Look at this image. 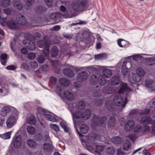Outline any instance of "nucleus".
Listing matches in <instances>:
<instances>
[{"label": "nucleus", "instance_id": "obj_45", "mask_svg": "<svg viewBox=\"0 0 155 155\" xmlns=\"http://www.w3.org/2000/svg\"><path fill=\"white\" fill-rule=\"evenodd\" d=\"M95 151L94 152L99 153L100 152H102L104 150V147L102 145H95Z\"/></svg>", "mask_w": 155, "mask_h": 155}, {"label": "nucleus", "instance_id": "obj_2", "mask_svg": "<svg viewBox=\"0 0 155 155\" xmlns=\"http://www.w3.org/2000/svg\"><path fill=\"white\" fill-rule=\"evenodd\" d=\"M91 115V111L89 109L84 110L83 111H80L77 112L73 114V120L74 123L75 122L74 118L76 119H80L83 118L84 119H87L89 118Z\"/></svg>", "mask_w": 155, "mask_h": 155}, {"label": "nucleus", "instance_id": "obj_51", "mask_svg": "<svg viewBox=\"0 0 155 155\" xmlns=\"http://www.w3.org/2000/svg\"><path fill=\"white\" fill-rule=\"evenodd\" d=\"M137 75L140 76H143L145 72L143 69L140 68H138L137 70Z\"/></svg>", "mask_w": 155, "mask_h": 155}, {"label": "nucleus", "instance_id": "obj_22", "mask_svg": "<svg viewBox=\"0 0 155 155\" xmlns=\"http://www.w3.org/2000/svg\"><path fill=\"white\" fill-rule=\"evenodd\" d=\"M11 110L10 108L8 106H5L2 109L1 113V115L2 117L5 116L7 114L9 113Z\"/></svg>", "mask_w": 155, "mask_h": 155}, {"label": "nucleus", "instance_id": "obj_12", "mask_svg": "<svg viewBox=\"0 0 155 155\" xmlns=\"http://www.w3.org/2000/svg\"><path fill=\"white\" fill-rule=\"evenodd\" d=\"M14 146L15 148H19L21 143V137L20 135L18 136L14 139Z\"/></svg>", "mask_w": 155, "mask_h": 155}, {"label": "nucleus", "instance_id": "obj_64", "mask_svg": "<svg viewBox=\"0 0 155 155\" xmlns=\"http://www.w3.org/2000/svg\"><path fill=\"white\" fill-rule=\"evenodd\" d=\"M3 12L7 15H10L12 13V11L10 8H8L4 10Z\"/></svg>", "mask_w": 155, "mask_h": 155}, {"label": "nucleus", "instance_id": "obj_23", "mask_svg": "<svg viewBox=\"0 0 155 155\" xmlns=\"http://www.w3.org/2000/svg\"><path fill=\"white\" fill-rule=\"evenodd\" d=\"M86 106V104L84 101H79L76 104V108L78 110L84 109Z\"/></svg>", "mask_w": 155, "mask_h": 155}, {"label": "nucleus", "instance_id": "obj_39", "mask_svg": "<svg viewBox=\"0 0 155 155\" xmlns=\"http://www.w3.org/2000/svg\"><path fill=\"white\" fill-rule=\"evenodd\" d=\"M44 116L45 117L47 118L48 120L53 122H55L56 120V119L52 115L46 114H44Z\"/></svg>", "mask_w": 155, "mask_h": 155}, {"label": "nucleus", "instance_id": "obj_56", "mask_svg": "<svg viewBox=\"0 0 155 155\" xmlns=\"http://www.w3.org/2000/svg\"><path fill=\"white\" fill-rule=\"evenodd\" d=\"M38 11L41 13L46 11V8L42 6H38L37 7Z\"/></svg>", "mask_w": 155, "mask_h": 155}, {"label": "nucleus", "instance_id": "obj_42", "mask_svg": "<svg viewBox=\"0 0 155 155\" xmlns=\"http://www.w3.org/2000/svg\"><path fill=\"white\" fill-rule=\"evenodd\" d=\"M48 69V66L47 64H44L41 67V68H39L36 71L37 73H41V71L42 72H45L47 71Z\"/></svg>", "mask_w": 155, "mask_h": 155}, {"label": "nucleus", "instance_id": "obj_34", "mask_svg": "<svg viewBox=\"0 0 155 155\" xmlns=\"http://www.w3.org/2000/svg\"><path fill=\"white\" fill-rule=\"evenodd\" d=\"M27 143L29 147H31L35 148L37 146V143L33 140H28L27 141Z\"/></svg>", "mask_w": 155, "mask_h": 155}, {"label": "nucleus", "instance_id": "obj_21", "mask_svg": "<svg viewBox=\"0 0 155 155\" xmlns=\"http://www.w3.org/2000/svg\"><path fill=\"white\" fill-rule=\"evenodd\" d=\"M34 139L36 141L41 142L44 140V137L42 134L37 133L33 137Z\"/></svg>", "mask_w": 155, "mask_h": 155}, {"label": "nucleus", "instance_id": "obj_9", "mask_svg": "<svg viewBox=\"0 0 155 155\" xmlns=\"http://www.w3.org/2000/svg\"><path fill=\"white\" fill-rule=\"evenodd\" d=\"M135 125V122L133 120L128 121L124 124V128L127 131H129L132 130Z\"/></svg>", "mask_w": 155, "mask_h": 155}, {"label": "nucleus", "instance_id": "obj_36", "mask_svg": "<svg viewBox=\"0 0 155 155\" xmlns=\"http://www.w3.org/2000/svg\"><path fill=\"white\" fill-rule=\"evenodd\" d=\"M78 4L81 7H86L88 3V0H77Z\"/></svg>", "mask_w": 155, "mask_h": 155}, {"label": "nucleus", "instance_id": "obj_38", "mask_svg": "<svg viewBox=\"0 0 155 155\" xmlns=\"http://www.w3.org/2000/svg\"><path fill=\"white\" fill-rule=\"evenodd\" d=\"M88 130V127L87 125H82L80 127V130L81 133L83 134L86 133Z\"/></svg>", "mask_w": 155, "mask_h": 155}, {"label": "nucleus", "instance_id": "obj_49", "mask_svg": "<svg viewBox=\"0 0 155 155\" xmlns=\"http://www.w3.org/2000/svg\"><path fill=\"white\" fill-rule=\"evenodd\" d=\"M93 94L95 97H98L101 95V91L98 89H95L94 90Z\"/></svg>", "mask_w": 155, "mask_h": 155}, {"label": "nucleus", "instance_id": "obj_4", "mask_svg": "<svg viewBox=\"0 0 155 155\" xmlns=\"http://www.w3.org/2000/svg\"><path fill=\"white\" fill-rule=\"evenodd\" d=\"M114 103L115 105L117 106H122L123 108L125 107L127 102V97H126L124 101L122 97L120 96H115L113 99Z\"/></svg>", "mask_w": 155, "mask_h": 155}, {"label": "nucleus", "instance_id": "obj_6", "mask_svg": "<svg viewBox=\"0 0 155 155\" xmlns=\"http://www.w3.org/2000/svg\"><path fill=\"white\" fill-rule=\"evenodd\" d=\"M16 20L17 23L21 25H25L27 23L25 17L21 14L18 15L17 16Z\"/></svg>", "mask_w": 155, "mask_h": 155}, {"label": "nucleus", "instance_id": "obj_37", "mask_svg": "<svg viewBox=\"0 0 155 155\" xmlns=\"http://www.w3.org/2000/svg\"><path fill=\"white\" fill-rule=\"evenodd\" d=\"M131 147L130 142L128 140H126L123 146V149L125 150H128Z\"/></svg>", "mask_w": 155, "mask_h": 155}, {"label": "nucleus", "instance_id": "obj_11", "mask_svg": "<svg viewBox=\"0 0 155 155\" xmlns=\"http://www.w3.org/2000/svg\"><path fill=\"white\" fill-rule=\"evenodd\" d=\"M63 73L64 75L69 78H72L74 75V73L73 70L68 68H64Z\"/></svg>", "mask_w": 155, "mask_h": 155}, {"label": "nucleus", "instance_id": "obj_40", "mask_svg": "<svg viewBox=\"0 0 155 155\" xmlns=\"http://www.w3.org/2000/svg\"><path fill=\"white\" fill-rule=\"evenodd\" d=\"M98 80L99 84L101 86L104 85L107 82L106 80L105 79L104 77L101 75L99 76Z\"/></svg>", "mask_w": 155, "mask_h": 155}, {"label": "nucleus", "instance_id": "obj_1", "mask_svg": "<svg viewBox=\"0 0 155 155\" xmlns=\"http://www.w3.org/2000/svg\"><path fill=\"white\" fill-rule=\"evenodd\" d=\"M39 48H43V53L41 54L38 58L39 63H42L45 60L46 57L49 54L50 41L48 37L44 36L43 40L38 41L37 42Z\"/></svg>", "mask_w": 155, "mask_h": 155}, {"label": "nucleus", "instance_id": "obj_54", "mask_svg": "<svg viewBox=\"0 0 155 155\" xmlns=\"http://www.w3.org/2000/svg\"><path fill=\"white\" fill-rule=\"evenodd\" d=\"M78 4H75L72 6V9L74 12H78L80 10V7Z\"/></svg>", "mask_w": 155, "mask_h": 155}, {"label": "nucleus", "instance_id": "obj_15", "mask_svg": "<svg viewBox=\"0 0 155 155\" xmlns=\"http://www.w3.org/2000/svg\"><path fill=\"white\" fill-rule=\"evenodd\" d=\"M15 121V117L14 116H12L9 117L7 120V126L9 127H11Z\"/></svg>", "mask_w": 155, "mask_h": 155}, {"label": "nucleus", "instance_id": "obj_50", "mask_svg": "<svg viewBox=\"0 0 155 155\" xmlns=\"http://www.w3.org/2000/svg\"><path fill=\"white\" fill-rule=\"evenodd\" d=\"M153 83L151 80H146L145 81V86L147 87L151 88L153 86Z\"/></svg>", "mask_w": 155, "mask_h": 155}, {"label": "nucleus", "instance_id": "obj_5", "mask_svg": "<svg viewBox=\"0 0 155 155\" xmlns=\"http://www.w3.org/2000/svg\"><path fill=\"white\" fill-rule=\"evenodd\" d=\"M88 77V73L86 71H82L77 74L76 79L78 82H82L86 81Z\"/></svg>", "mask_w": 155, "mask_h": 155}, {"label": "nucleus", "instance_id": "obj_28", "mask_svg": "<svg viewBox=\"0 0 155 155\" xmlns=\"http://www.w3.org/2000/svg\"><path fill=\"white\" fill-rule=\"evenodd\" d=\"M58 48L55 46H53L51 48V54L52 57H55L58 55Z\"/></svg>", "mask_w": 155, "mask_h": 155}, {"label": "nucleus", "instance_id": "obj_53", "mask_svg": "<svg viewBox=\"0 0 155 155\" xmlns=\"http://www.w3.org/2000/svg\"><path fill=\"white\" fill-rule=\"evenodd\" d=\"M132 78L134 81L137 82H138L140 80V76L137 74L134 75Z\"/></svg>", "mask_w": 155, "mask_h": 155}, {"label": "nucleus", "instance_id": "obj_16", "mask_svg": "<svg viewBox=\"0 0 155 155\" xmlns=\"http://www.w3.org/2000/svg\"><path fill=\"white\" fill-rule=\"evenodd\" d=\"M134 132L135 135H141L143 134L142 127L139 125H137L134 128Z\"/></svg>", "mask_w": 155, "mask_h": 155}, {"label": "nucleus", "instance_id": "obj_29", "mask_svg": "<svg viewBox=\"0 0 155 155\" xmlns=\"http://www.w3.org/2000/svg\"><path fill=\"white\" fill-rule=\"evenodd\" d=\"M128 64H130V63H126L125 62H124L123 63V64L121 68L122 72L123 75H126V73H128V69L126 66V65Z\"/></svg>", "mask_w": 155, "mask_h": 155}, {"label": "nucleus", "instance_id": "obj_59", "mask_svg": "<svg viewBox=\"0 0 155 155\" xmlns=\"http://www.w3.org/2000/svg\"><path fill=\"white\" fill-rule=\"evenodd\" d=\"M35 0H26V5L28 7H31L34 3Z\"/></svg>", "mask_w": 155, "mask_h": 155}, {"label": "nucleus", "instance_id": "obj_58", "mask_svg": "<svg viewBox=\"0 0 155 155\" xmlns=\"http://www.w3.org/2000/svg\"><path fill=\"white\" fill-rule=\"evenodd\" d=\"M6 69L8 70H15L17 68V67L14 65H11L8 66L6 68Z\"/></svg>", "mask_w": 155, "mask_h": 155}, {"label": "nucleus", "instance_id": "obj_44", "mask_svg": "<svg viewBox=\"0 0 155 155\" xmlns=\"http://www.w3.org/2000/svg\"><path fill=\"white\" fill-rule=\"evenodd\" d=\"M106 56L105 54L102 53L98 54L95 55L94 58L96 60H100L101 59L104 58Z\"/></svg>", "mask_w": 155, "mask_h": 155}, {"label": "nucleus", "instance_id": "obj_25", "mask_svg": "<svg viewBox=\"0 0 155 155\" xmlns=\"http://www.w3.org/2000/svg\"><path fill=\"white\" fill-rule=\"evenodd\" d=\"M63 94L64 97L68 100L71 101L73 99V96L70 92L68 91H64Z\"/></svg>", "mask_w": 155, "mask_h": 155}, {"label": "nucleus", "instance_id": "obj_32", "mask_svg": "<svg viewBox=\"0 0 155 155\" xmlns=\"http://www.w3.org/2000/svg\"><path fill=\"white\" fill-rule=\"evenodd\" d=\"M7 25L8 27L12 29H16L17 25L15 22L13 21L8 20L7 22Z\"/></svg>", "mask_w": 155, "mask_h": 155}, {"label": "nucleus", "instance_id": "obj_26", "mask_svg": "<svg viewBox=\"0 0 155 155\" xmlns=\"http://www.w3.org/2000/svg\"><path fill=\"white\" fill-rule=\"evenodd\" d=\"M86 144L85 145L86 149L90 152L93 153L95 151V145L94 143Z\"/></svg>", "mask_w": 155, "mask_h": 155}, {"label": "nucleus", "instance_id": "obj_20", "mask_svg": "<svg viewBox=\"0 0 155 155\" xmlns=\"http://www.w3.org/2000/svg\"><path fill=\"white\" fill-rule=\"evenodd\" d=\"M118 45L120 47L126 48L128 45V42L122 39H119L117 40Z\"/></svg>", "mask_w": 155, "mask_h": 155}, {"label": "nucleus", "instance_id": "obj_35", "mask_svg": "<svg viewBox=\"0 0 155 155\" xmlns=\"http://www.w3.org/2000/svg\"><path fill=\"white\" fill-rule=\"evenodd\" d=\"M28 122L31 124H34L36 122V118L35 116L31 115L27 119Z\"/></svg>", "mask_w": 155, "mask_h": 155}, {"label": "nucleus", "instance_id": "obj_62", "mask_svg": "<svg viewBox=\"0 0 155 155\" xmlns=\"http://www.w3.org/2000/svg\"><path fill=\"white\" fill-rule=\"evenodd\" d=\"M150 110L147 109H146L144 110H142L141 111L140 113V114L141 115H146L148 114H149L150 112Z\"/></svg>", "mask_w": 155, "mask_h": 155}, {"label": "nucleus", "instance_id": "obj_52", "mask_svg": "<svg viewBox=\"0 0 155 155\" xmlns=\"http://www.w3.org/2000/svg\"><path fill=\"white\" fill-rule=\"evenodd\" d=\"M106 153L108 154L112 155L115 153L114 149L113 147H110L107 148Z\"/></svg>", "mask_w": 155, "mask_h": 155}, {"label": "nucleus", "instance_id": "obj_55", "mask_svg": "<svg viewBox=\"0 0 155 155\" xmlns=\"http://www.w3.org/2000/svg\"><path fill=\"white\" fill-rule=\"evenodd\" d=\"M20 68H21L26 71H28V65L25 63H22L21 65Z\"/></svg>", "mask_w": 155, "mask_h": 155}, {"label": "nucleus", "instance_id": "obj_17", "mask_svg": "<svg viewBox=\"0 0 155 155\" xmlns=\"http://www.w3.org/2000/svg\"><path fill=\"white\" fill-rule=\"evenodd\" d=\"M152 120L150 117L145 116L142 117L140 120V123L142 124H146L150 123L152 122Z\"/></svg>", "mask_w": 155, "mask_h": 155}, {"label": "nucleus", "instance_id": "obj_47", "mask_svg": "<svg viewBox=\"0 0 155 155\" xmlns=\"http://www.w3.org/2000/svg\"><path fill=\"white\" fill-rule=\"evenodd\" d=\"M109 102L110 103L109 104H108L107 101H106V108L109 110L111 111L113 108V105L111 101H109Z\"/></svg>", "mask_w": 155, "mask_h": 155}, {"label": "nucleus", "instance_id": "obj_27", "mask_svg": "<svg viewBox=\"0 0 155 155\" xmlns=\"http://www.w3.org/2000/svg\"><path fill=\"white\" fill-rule=\"evenodd\" d=\"M26 48L30 51H33L36 48V46L35 43L32 41H30L28 42V44L26 45Z\"/></svg>", "mask_w": 155, "mask_h": 155}, {"label": "nucleus", "instance_id": "obj_14", "mask_svg": "<svg viewBox=\"0 0 155 155\" xmlns=\"http://www.w3.org/2000/svg\"><path fill=\"white\" fill-rule=\"evenodd\" d=\"M103 91L105 94H111L115 92V89L112 86H107L104 87Z\"/></svg>", "mask_w": 155, "mask_h": 155}, {"label": "nucleus", "instance_id": "obj_8", "mask_svg": "<svg viewBox=\"0 0 155 155\" xmlns=\"http://www.w3.org/2000/svg\"><path fill=\"white\" fill-rule=\"evenodd\" d=\"M12 4L14 8L18 11H21L23 8L22 2L18 0H14Z\"/></svg>", "mask_w": 155, "mask_h": 155}, {"label": "nucleus", "instance_id": "obj_3", "mask_svg": "<svg viewBox=\"0 0 155 155\" xmlns=\"http://www.w3.org/2000/svg\"><path fill=\"white\" fill-rule=\"evenodd\" d=\"M107 119V116H104L100 117L95 115H94L92 118V120L94 124L97 126H106V122Z\"/></svg>", "mask_w": 155, "mask_h": 155}, {"label": "nucleus", "instance_id": "obj_46", "mask_svg": "<svg viewBox=\"0 0 155 155\" xmlns=\"http://www.w3.org/2000/svg\"><path fill=\"white\" fill-rule=\"evenodd\" d=\"M43 148L44 150L50 151L52 149L51 145L50 143H45L43 145Z\"/></svg>", "mask_w": 155, "mask_h": 155}, {"label": "nucleus", "instance_id": "obj_63", "mask_svg": "<svg viewBox=\"0 0 155 155\" xmlns=\"http://www.w3.org/2000/svg\"><path fill=\"white\" fill-rule=\"evenodd\" d=\"M141 56L138 55L136 54L133 56V60L135 61H138L141 59Z\"/></svg>", "mask_w": 155, "mask_h": 155}, {"label": "nucleus", "instance_id": "obj_13", "mask_svg": "<svg viewBox=\"0 0 155 155\" xmlns=\"http://www.w3.org/2000/svg\"><path fill=\"white\" fill-rule=\"evenodd\" d=\"M131 89L127 85V84L124 83L121 84L120 87L118 90L119 94H122L125 91H130Z\"/></svg>", "mask_w": 155, "mask_h": 155}, {"label": "nucleus", "instance_id": "obj_33", "mask_svg": "<svg viewBox=\"0 0 155 155\" xmlns=\"http://www.w3.org/2000/svg\"><path fill=\"white\" fill-rule=\"evenodd\" d=\"M10 4V0H1L0 2V5L2 7H8Z\"/></svg>", "mask_w": 155, "mask_h": 155}, {"label": "nucleus", "instance_id": "obj_24", "mask_svg": "<svg viewBox=\"0 0 155 155\" xmlns=\"http://www.w3.org/2000/svg\"><path fill=\"white\" fill-rule=\"evenodd\" d=\"M102 74L103 77L106 78H109L111 76L112 73L110 69H106L103 71Z\"/></svg>", "mask_w": 155, "mask_h": 155}, {"label": "nucleus", "instance_id": "obj_41", "mask_svg": "<svg viewBox=\"0 0 155 155\" xmlns=\"http://www.w3.org/2000/svg\"><path fill=\"white\" fill-rule=\"evenodd\" d=\"M28 132L30 134H33L35 132V128L32 126H28L27 128Z\"/></svg>", "mask_w": 155, "mask_h": 155}, {"label": "nucleus", "instance_id": "obj_48", "mask_svg": "<svg viewBox=\"0 0 155 155\" xmlns=\"http://www.w3.org/2000/svg\"><path fill=\"white\" fill-rule=\"evenodd\" d=\"M11 133L10 132H7L1 135V137L4 139H9L11 137Z\"/></svg>", "mask_w": 155, "mask_h": 155}, {"label": "nucleus", "instance_id": "obj_57", "mask_svg": "<svg viewBox=\"0 0 155 155\" xmlns=\"http://www.w3.org/2000/svg\"><path fill=\"white\" fill-rule=\"evenodd\" d=\"M50 127L52 129L54 130L56 132H58L59 130V127L56 124H51Z\"/></svg>", "mask_w": 155, "mask_h": 155}, {"label": "nucleus", "instance_id": "obj_7", "mask_svg": "<svg viewBox=\"0 0 155 155\" xmlns=\"http://www.w3.org/2000/svg\"><path fill=\"white\" fill-rule=\"evenodd\" d=\"M98 135L94 133H91L88 135L87 137V141L88 143H94Z\"/></svg>", "mask_w": 155, "mask_h": 155}, {"label": "nucleus", "instance_id": "obj_18", "mask_svg": "<svg viewBox=\"0 0 155 155\" xmlns=\"http://www.w3.org/2000/svg\"><path fill=\"white\" fill-rule=\"evenodd\" d=\"M59 82L60 84L64 86L68 87L70 84V82L68 79L67 78H62L59 80Z\"/></svg>", "mask_w": 155, "mask_h": 155}, {"label": "nucleus", "instance_id": "obj_60", "mask_svg": "<svg viewBox=\"0 0 155 155\" xmlns=\"http://www.w3.org/2000/svg\"><path fill=\"white\" fill-rule=\"evenodd\" d=\"M127 137L132 141H134L136 139V136L134 134H130L127 136Z\"/></svg>", "mask_w": 155, "mask_h": 155}, {"label": "nucleus", "instance_id": "obj_61", "mask_svg": "<svg viewBox=\"0 0 155 155\" xmlns=\"http://www.w3.org/2000/svg\"><path fill=\"white\" fill-rule=\"evenodd\" d=\"M27 57L29 60H33L35 57V55L32 53H30L27 55Z\"/></svg>", "mask_w": 155, "mask_h": 155}, {"label": "nucleus", "instance_id": "obj_43", "mask_svg": "<svg viewBox=\"0 0 155 155\" xmlns=\"http://www.w3.org/2000/svg\"><path fill=\"white\" fill-rule=\"evenodd\" d=\"M122 140V138L119 137H116L112 140V142L115 144L120 143Z\"/></svg>", "mask_w": 155, "mask_h": 155}, {"label": "nucleus", "instance_id": "obj_10", "mask_svg": "<svg viewBox=\"0 0 155 155\" xmlns=\"http://www.w3.org/2000/svg\"><path fill=\"white\" fill-rule=\"evenodd\" d=\"M117 122L116 119L114 116H110L107 121V126L108 128H112L114 127Z\"/></svg>", "mask_w": 155, "mask_h": 155}, {"label": "nucleus", "instance_id": "obj_30", "mask_svg": "<svg viewBox=\"0 0 155 155\" xmlns=\"http://www.w3.org/2000/svg\"><path fill=\"white\" fill-rule=\"evenodd\" d=\"M90 83L93 85H95L98 82L97 77L94 74L91 76L90 79Z\"/></svg>", "mask_w": 155, "mask_h": 155}, {"label": "nucleus", "instance_id": "obj_31", "mask_svg": "<svg viewBox=\"0 0 155 155\" xmlns=\"http://www.w3.org/2000/svg\"><path fill=\"white\" fill-rule=\"evenodd\" d=\"M138 113V110L137 109L132 110L129 113L128 116L131 118H134L136 117Z\"/></svg>", "mask_w": 155, "mask_h": 155}, {"label": "nucleus", "instance_id": "obj_19", "mask_svg": "<svg viewBox=\"0 0 155 155\" xmlns=\"http://www.w3.org/2000/svg\"><path fill=\"white\" fill-rule=\"evenodd\" d=\"M119 77L117 76L113 77L110 80V82L112 85H116L118 84L120 82Z\"/></svg>", "mask_w": 155, "mask_h": 155}]
</instances>
